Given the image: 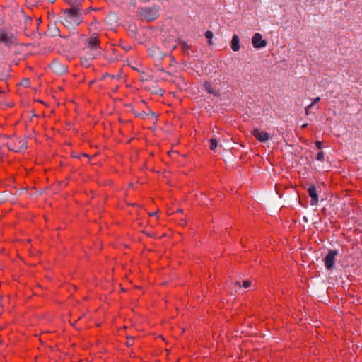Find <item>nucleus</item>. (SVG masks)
<instances>
[{
    "label": "nucleus",
    "instance_id": "nucleus-15",
    "mask_svg": "<svg viewBox=\"0 0 362 362\" xmlns=\"http://www.w3.org/2000/svg\"><path fill=\"white\" fill-rule=\"evenodd\" d=\"M315 146L316 147L318 148V149H321L322 148V144L321 141H315Z\"/></svg>",
    "mask_w": 362,
    "mask_h": 362
},
{
    "label": "nucleus",
    "instance_id": "nucleus-7",
    "mask_svg": "<svg viewBox=\"0 0 362 362\" xmlns=\"http://www.w3.org/2000/svg\"><path fill=\"white\" fill-rule=\"evenodd\" d=\"M14 37L12 34L7 33L6 32H0V42L6 44L13 42Z\"/></svg>",
    "mask_w": 362,
    "mask_h": 362
},
{
    "label": "nucleus",
    "instance_id": "nucleus-3",
    "mask_svg": "<svg viewBox=\"0 0 362 362\" xmlns=\"http://www.w3.org/2000/svg\"><path fill=\"white\" fill-rule=\"evenodd\" d=\"M252 134L259 142H265L270 138L269 134L265 131L255 128L252 130Z\"/></svg>",
    "mask_w": 362,
    "mask_h": 362
},
{
    "label": "nucleus",
    "instance_id": "nucleus-8",
    "mask_svg": "<svg viewBox=\"0 0 362 362\" xmlns=\"http://www.w3.org/2000/svg\"><path fill=\"white\" fill-rule=\"evenodd\" d=\"M88 45L90 49H95L99 45V40L95 36H91L88 40Z\"/></svg>",
    "mask_w": 362,
    "mask_h": 362
},
{
    "label": "nucleus",
    "instance_id": "nucleus-20",
    "mask_svg": "<svg viewBox=\"0 0 362 362\" xmlns=\"http://www.w3.org/2000/svg\"><path fill=\"white\" fill-rule=\"evenodd\" d=\"M313 106V105H312V103H310L308 106H307L306 107H308V109L311 108Z\"/></svg>",
    "mask_w": 362,
    "mask_h": 362
},
{
    "label": "nucleus",
    "instance_id": "nucleus-13",
    "mask_svg": "<svg viewBox=\"0 0 362 362\" xmlns=\"http://www.w3.org/2000/svg\"><path fill=\"white\" fill-rule=\"evenodd\" d=\"M316 159L320 161H322L324 160V153L323 151H320L316 157Z\"/></svg>",
    "mask_w": 362,
    "mask_h": 362
},
{
    "label": "nucleus",
    "instance_id": "nucleus-18",
    "mask_svg": "<svg viewBox=\"0 0 362 362\" xmlns=\"http://www.w3.org/2000/svg\"><path fill=\"white\" fill-rule=\"evenodd\" d=\"M69 324L72 325L73 327H76V320H75L74 322H71L69 320Z\"/></svg>",
    "mask_w": 362,
    "mask_h": 362
},
{
    "label": "nucleus",
    "instance_id": "nucleus-1",
    "mask_svg": "<svg viewBox=\"0 0 362 362\" xmlns=\"http://www.w3.org/2000/svg\"><path fill=\"white\" fill-rule=\"evenodd\" d=\"M7 145L9 150L15 152H19L26 149L25 141L17 137L10 138L7 142Z\"/></svg>",
    "mask_w": 362,
    "mask_h": 362
},
{
    "label": "nucleus",
    "instance_id": "nucleus-17",
    "mask_svg": "<svg viewBox=\"0 0 362 362\" xmlns=\"http://www.w3.org/2000/svg\"><path fill=\"white\" fill-rule=\"evenodd\" d=\"M320 100V97H316L315 99H313V102L311 103L312 105H315L317 103H318Z\"/></svg>",
    "mask_w": 362,
    "mask_h": 362
},
{
    "label": "nucleus",
    "instance_id": "nucleus-16",
    "mask_svg": "<svg viewBox=\"0 0 362 362\" xmlns=\"http://www.w3.org/2000/svg\"><path fill=\"white\" fill-rule=\"evenodd\" d=\"M132 340H133V338L127 337V341L126 343L127 346H132Z\"/></svg>",
    "mask_w": 362,
    "mask_h": 362
},
{
    "label": "nucleus",
    "instance_id": "nucleus-22",
    "mask_svg": "<svg viewBox=\"0 0 362 362\" xmlns=\"http://www.w3.org/2000/svg\"><path fill=\"white\" fill-rule=\"evenodd\" d=\"M307 126H308V124H304L303 125H302V128H305Z\"/></svg>",
    "mask_w": 362,
    "mask_h": 362
},
{
    "label": "nucleus",
    "instance_id": "nucleus-11",
    "mask_svg": "<svg viewBox=\"0 0 362 362\" xmlns=\"http://www.w3.org/2000/svg\"><path fill=\"white\" fill-rule=\"evenodd\" d=\"M205 36L207 39L209 40V45H211L212 44V41H211V39L213 37V33L211 31H206V33H205Z\"/></svg>",
    "mask_w": 362,
    "mask_h": 362
},
{
    "label": "nucleus",
    "instance_id": "nucleus-2",
    "mask_svg": "<svg viewBox=\"0 0 362 362\" xmlns=\"http://www.w3.org/2000/svg\"><path fill=\"white\" fill-rule=\"evenodd\" d=\"M338 255V251L336 250H330L324 259L325 266L327 269L332 270L334 266L336 256Z\"/></svg>",
    "mask_w": 362,
    "mask_h": 362
},
{
    "label": "nucleus",
    "instance_id": "nucleus-19",
    "mask_svg": "<svg viewBox=\"0 0 362 362\" xmlns=\"http://www.w3.org/2000/svg\"><path fill=\"white\" fill-rule=\"evenodd\" d=\"M309 114V109L308 107L305 108V115H308Z\"/></svg>",
    "mask_w": 362,
    "mask_h": 362
},
{
    "label": "nucleus",
    "instance_id": "nucleus-23",
    "mask_svg": "<svg viewBox=\"0 0 362 362\" xmlns=\"http://www.w3.org/2000/svg\"><path fill=\"white\" fill-rule=\"evenodd\" d=\"M177 211V212H182V209H178Z\"/></svg>",
    "mask_w": 362,
    "mask_h": 362
},
{
    "label": "nucleus",
    "instance_id": "nucleus-6",
    "mask_svg": "<svg viewBox=\"0 0 362 362\" xmlns=\"http://www.w3.org/2000/svg\"><path fill=\"white\" fill-rule=\"evenodd\" d=\"M66 15V18L71 21H74V22L78 25L79 23L78 18V11L76 8H70L65 11Z\"/></svg>",
    "mask_w": 362,
    "mask_h": 362
},
{
    "label": "nucleus",
    "instance_id": "nucleus-4",
    "mask_svg": "<svg viewBox=\"0 0 362 362\" xmlns=\"http://www.w3.org/2000/svg\"><path fill=\"white\" fill-rule=\"evenodd\" d=\"M252 43L255 48H262L267 45L266 40H263L260 33H256L252 38Z\"/></svg>",
    "mask_w": 362,
    "mask_h": 362
},
{
    "label": "nucleus",
    "instance_id": "nucleus-14",
    "mask_svg": "<svg viewBox=\"0 0 362 362\" xmlns=\"http://www.w3.org/2000/svg\"><path fill=\"white\" fill-rule=\"evenodd\" d=\"M250 285H251V283H250V281H245L243 282V287H244L245 288H249V287L250 286Z\"/></svg>",
    "mask_w": 362,
    "mask_h": 362
},
{
    "label": "nucleus",
    "instance_id": "nucleus-21",
    "mask_svg": "<svg viewBox=\"0 0 362 362\" xmlns=\"http://www.w3.org/2000/svg\"><path fill=\"white\" fill-rule=\"evenodd\" d=\"M156 214H157V212H153V213L151 214L150 215L151 216H156Z\"/></svg>",
    "mask_w": 362,
    "mask_h": 362
},
{
    "label": "nucleus",
    "instance_id": "nucleus-5",
    "mask_svg": "<svg viewBox=\"0 0 362 362\" xmlns=\"http://www.w3.org/2000/svg\"><path fill=\"white\" fill-rule=\"evenodd\" d=\"M308 193L311 198L310 204L313 206L317 205L318 203V195L316 187L314 185H310L308 189Z\"/></svg>",
    "mask_w": 362,
    "mask_h": 362
},
{
    "label": "nucleus",
    "instance_id": "nucleus-12",
    "mask_svg": "<svg viewBox=\"0 0 362 362\" xmlns=\"http://www.w3.org/2000/svg\"><path fill=\"white\" fill-rule=\"evenodd\" d=\"M204 88H206V90L209 93H212V87H211V85L210 84V83L209 82H205L204 84Z\"/></svg>",
    "mask_w": 362,
    "mask_h": 362
},
{
    "label": "nucleus",
    "instance_id": "nucleus-9",
    "mask_svg": "<svg viewBox=\"0 0 362 362\" xmlns=\"http://www.w3.org/2000/svg\"><path fill=\"white\" fill-rule=\"evenodd\" d=\"M239 38H238V36L235 35H233V38H232V41H231V49L236 52V51H238L239 49H240V45H239Z\"/></svg>",
    "mask_w": 362,
    "mask_h": 362
},
{
    "label": "nucleus",
    "instance_id": "nucleus-10",
    "mask_svg": "<svg viewBox=\"0 0 362 362\" xmlns=\"http://www.w3.org/2000/svg\"><path fill=\"white\" fill-rule=\"evenodd\" d=\"M210 146L209 148L211 150L214 151L218 145L217 141L215 139H211L209 140Z\"/></svg>",
    "mask_w": 362,
    "mask_h": 362
}]
</instances>
